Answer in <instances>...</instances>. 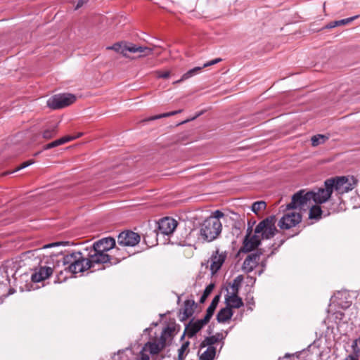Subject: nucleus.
<instances>
[{"mask_svg":"<svg viewBox=\"0 0 360 360\" xmlns=\"http://www.w3.org/2000/svg\"><path fill=\"white\" fill-rule=\"evenodd\" d=\"M115 246V240L112 237L103 238L93 245L92 250L89 252L92 255L93 262L103 264L110 263L111 265L117 264L126 258V255L119 257H113L107 253Z\"/></svg>","mask_w":360,"mask_h":360,"instance_id":"nucleus-1","label":"nucleus"},{"mask_svg":"<svg viewBox=\"0 0 360 360\" xmlns=\"http://www.w3.org/2000/svg\"><path fill=\"white\" fill-rule=\"evenodd\" d=\"M224 217V214L221 211L216 210L204 220L200 226V236L204 240L211 242L219 236L222 229L219 219Z\"/></svg>","mask_w":360,"mask_h":360,"instance_id":"nucleus-2","label":"nucleus"},{"mask_svg":"<svg viewBox=\"0 0 360 360\" xmlns=\"http://www.w3.org/2000/svg\"><path fill=\"white\" fill-rule=\"evenodd\" d=\"M63 264L68 265L65 269H68L72 274L84 272L94 268L97 264L96 262H93L92 255L90 252L88 257L86 258L80 252L67 255L63 258Z\"/></svg>","mask_w":360,"mask_h":360,"instance_id":"nucleus-3","label":"nucleus"},{"mask_svg":"<svg viewBox=\"0 0 360 360\" xmlns=\"http://www.w3.org/2000/svg\"><path fill=\"white\" fill-rule=\"evenodd\" d=\"M313 192L300 190L292 197V201L286 205L285 210L300 209L306 210L313 202Z\"/></svg>","mask_w":360,"mask_h":360,"instance_id":"nucleus-4","label":"nucleus"},{"mask_svg":"<svg viewBox=\"0 0 360 360\" xmlns=\"http://www.w3.org/2000/svg\"><path fill=\"white\" fill-rule=\"evenodd\" d=\"M276 217L270 216L260 221L255 227V232L257 235H260V239H270L273 238L277 232L275 226Z\"/></svg>","mask_w":360,"mask_h":360,"instance_id":"nucleus-5","label":"nucleus"},{"mask_svg":"<svg viewBox=\"0 0 360 360\" xmlns=\"http://www.w3.org/2000/svg\"><path fill=\"white\" fill-rule=\"evenodd\" d=\"M333 180V190L335 189L338 194H344L354 188L357 179L354 176H338Z\"/></svg>","mask_w":360,"mask_h":360,"instance_id":"nucleus-6","label":"nucleus"},{"mask_svg":"<svg viewBox=\"0 0 360 360\" xmlns=\"http://www.w3.org/2000/svg\"><path fill=\"white\" fill-rule=\"evenodd\" d=\"M76 96L71 94H57L47 101V105L53 110L61 109L74 103Z\"/></svg>","mask_w":360,"mask_h":360,"instance_id":"nucleus-7","label":"nucleus"},{"mask_svg":"<svg viewBox=\"0 0 360 360\" xmlns=\"http://www.w3.org/2000/svg\"><path fill=\"white\" fill-rule=\"evenodd\" d=\"M252 227H248L243 242V246L240 248V251L243 252H250L257 248L261 244L260 235H257L255 232L252 234Z\"/></svg>","mask_w":360,"mask_h":360,"instance_id":"nucleus-8","label":"nucleus"},{"mask_svg":"<svg viewBox=\"0 0 360 360\" xmlns=\"http://www.w3.org/2000/svg\"><path fill=\"white\" fill-rule=\"evenodd\" d=\"M325 188H320L316 192H313V202L323 203L326 202L333 193V180L327 179L325 181Z\"/></svg>","mask_w":360,"mask_h":360,"instance_id":"nucleus-9","label":"nucleus"},{"mask_svg":"<svg viewBox=\"0 0 360 360\" xmlns=\"http://www.w3.org/2000/svg\"><path fill=\"white\" fill-rule=\"evenodd\" d=\"M141 236L132 231H124L117 237V243L122 247H134L139 243Z\"/></svg>","mask_w":360,"mask_h":360,"instance_id":"nucleus-10","label":"nucleus"},{"mask_svg":"<svg viewBox=\"0 0 360 360\" xmlns=\"http://www.w3.org/2000/svg\"><path fill=\"white\" fill-rule=\"evenodd\" d=\"M283 215L278 222V226L282 229H289L298 224L301 220V214L295 211H290Z\"/></svg>","mask_w":360,"mask_h":360,"instance_id":"nucleus-11","label":"nucleus"},{"mask_svg":"<svg viewBox=\"0 0 360 360\" xmlns=\"http://www.w3.org/2000/svg\"><path fill=\"white\" fill-rule=\"evenodd\" d=\"M263 254L262 249L257 250L256 252L251 253L245 259L242 269L245 273L252 272L259 264L260 257Z\"/></svg>","mask_w":360,"mask_h":360,"instance_id":"nucleus-12","label":"nucleus"},{"mask_svg":"<svg viewBox=\"0 0 360 360\" xmlns=\"http://www.w3.org/2000/svg\"><path fill=\"white\" fill-rule=\"evenodd\" d=\"M226 258V252H219L217 250L211 256L210 258V270L212 274H216L221 267Z\"/></svg>","mask_w":360,"mask_h":360,"instance_id":"nucleus-13","label":"nucleus"},{"mask_svg":"<svg viewBox=\"0 0 360 360\" xmlns=\"http://www.w3.org/2000/svg\"><path fill=\"white\" fill-rule=\"evenodd\" d=\"M177 226V221L170 217H165L158 222L159 231L163 235H169Z\"/></svg>","mask_w":360,"mask_h":360,"instance_id":"nucleus-14","label":"nucleus"},{"mask_svg":"<svg viewBox=\"0 0 360 360\" xmlns=\"http://www.w3.org/2000/svg\"><path fill=\"white\" fill-rule=\"evenodd\" d=\"M165 342L160 338L157 341L148 342L145 344L140 352L147 354L149 352L151 354H158L165 347Z\"/></svg>","mask_w":360,"mask_h":360,"instance_id":"nucleus-15","label":"nucleus"},{"mask_svg":"<svg viewBox=\"0 0 360 360\" xmlns=\"http://www.w3.org/2000/svg\"><path fill=\"white\" fill-rule=\"evenodd\" d=\"M53 274V269L50 266H41L32 274L31 280L38 283L48 278Z\"/></svg>","mask_w":360,"mask_h":360,"instance_id":"nucleus-16","label":"nucleus"},{"mask_svg":"<svg viewBox=\"0 0 360 360\" xmlns=\"http://www.w3.org/2000/svg\"><path fill=\"white\" fill-rule=\"evenodd\" d=\"M209 321H205V318L197 321H190L189 323L186 327L187 335L189 338L194 336Z\"/></svg>","mask_w":360,"mask_h":360,"instance_id":"nucleus-17","label":"nucleus"},{"mask_svg":"<svg viewBox=\"0 0 360 360\" xmlns=\"http://www.w3.org/2000/svg\"><path fill=\"white\" fill-rule=\"evenodd\" d=\"M128 51L134 53H139L138 58H141L150 56L153 52V49L148 46H139L130 43L129 47L128 48Z\"/></svg>","mask_w":360,"mask_h":360,"instance_id":"nucleus-18","label":"nucleus"},{"mask_svg":"<svg viewBox=\"0 0 360 360\" xmlns=\"http://www.w3.org/2000/svg\"><path fill=\"white\" fill-rule=\"evenodd\" d=\"M238 294H231L227 293L225 297L226 302L227 304V307L232 308L238 309L243 306V302L242 299L238 297Z\"/></svg>","mask_w":360,"mask_h":360,"instance_id":"nucleus-19","label":"nucleus"},{"mask_svg":"<svg viewBox=\"0 0 360 360\" xmlns=\"http://www.w3.org/2000/svg\"><path fill=\"white\" fill-rule=\"evenodd\" d=\"M130 43L127 42H121L116 43L111 46H108L107 49L113 50L115 52L121 53L124 57L129 58V56L128 55V48L129 47Z\"/></svg>","mask_w":360,"mask_h":360,"instance_id":"nucleus-20","label":"nucleus"},{"mask_svg":"<svg viewBox=\"0 0 360 360\" xmlns=\"http://www.w3.org/2000/svg\"><path fill=\"white\" fill-rule=\"evenodd\" d=\"M233 316L232 309L230 307H225L221 309L217 315V319L219 322L224 323L229 320Z\"/></svg>","mask_w":360,"mask_h":360,"instance_id":"nucleus-21","label":"nucleus"},{"mask_svg":"<svg viewBox=\"0 0 360 360\" xmlns=\"http://www.w3.org/2000/svg\"><path fill=\"white\" fill-rule=\"evenodd\" d=\"M358 18H359V15H354V16H352V17H350L348 18L333 21V22H329L328 25H326L324 27V28L325 29H332V28H334L338 26L345 25L351 22H352L353 20H354L355 19H356Z\"/></svg>","mask_w":360,"mask_h":360,"instance_id":"nucleus-22","label":"nucleus"},{"mask_svg":"<svg viewBox=\"0 0 360 360\" xmlns=\"http://www.w3.org/2000/svg\"><path fill=\"white\" fill-rule=\"evenodd\" d=\"M219 301V295H217L213 298L211 304H210V306L208 307V308L207 309L206 314L204 317L205 319V321H210V320L211 317L212 316V315L214 312V310L218 304Z\"/></svg>","mask_w":360,"mask_h":360,"instance_id":"nucleus-23","label":"nucleus"},{"mask_svg":"<svg viewBox=\"0 0 360 360\" xmlns=\"http://www.w3.org/2000/svg\"><path fill=\"white\" fill-rule=\"evenodd\" d=\"M243 281V276L242 275H239L236 277L233 282L230 284L231 291H228L227 293L231 294H238L239 288L241 285V283Z\"/></svg>","mask_w":360,"mask_h":360,"instance_id":"nucleus-24","label":"nucleus"},{"mask_svg":"<svg viewBox=\"0 0 360 360\" xmlns=\"http://www.w3.org/2000/svg\"><path fill=\"white\" fill-rule=\"evenodd\" d=\"M216 355V348L214 347H207V349L200 354V360H213Z\"/></svg>","mask_w":360,"mask_h":360,"instance_id":"nucleus-25","label":"nucleus"},{"mask_svg":"<svg viewBox=\"0 0 360 360\" xmlns=\"http://www.w3.org/2000/svg\"><path fill=\"white\" fill-rule=\"evenodd\" d=\"M194 306L195 302L193 300H187L185 301L183 309V313L185 318H188L192 316Z\"/></svg>","mask_w":360,"mask_h":360,"instance_id":"nucleus-26","label":"nucleus"},{"mask_svg":"<svg viewBox=\"0 0 360 360\" xmlns=\"http://www.w3.org/2000/svg\"><path fill=\"white\" fill-rule=\"evenodd\" d=\"M221 335L218 333L215 335H212L210 337L206 338L202 342L201 346L202 347H213V345L218 342L220 339L221 338Z\"/></svg>","mask_w":360,"mask_h":360,"instance_id":"nucleus-27","label":"nucleus"},{"mask_svg":"<svg viewBox=\"0 0 360 360\" xmlns=\"http://www.w3.org/2000/svg\"><path fill=\"white\" fill-rule=\"evenodd\" d=\"M57 132L58 126H51L42 131V137L45 139H51L57 134Z\"/></svg>","mask_w":360,"mask_h":360,"instance_id":"nucleus-28","label":"nucleus"},{"mask_svg":"<svg viewBox=\"0 0 360 360\" xmlns=\"http://www.w3.org/2000/svg\"><path fill=\"white\" fill-rule=\"evenodd\" d=\"M202 67H195L190 70H188V72H186V73H184L181 78L176 82H174V84H176V83H179L182 81H184L186 79H188V78L193 77V75L198 74V72H200V71L202 70Z\"/></svg>","mask_w":360,"mask_h":360,"instance_id":"nucleus-29","label":"nucleus"},{"mask_svg":"<svg viewBox=\"0 0 360 360\" xmlns=\"http://www.w3.org/2000/svg\"><path fill=\"white\" fill-rule=\"evenodd\" d=\"M328 139V136L323 134H317L313 136L311 139V145L314 147H316L321 144L324 143Z\"/></svg>","mask_w":360,"mask_h":360,"instance_id":"nucleus-30","label":"nucleus"},{"mask_svg":"<svg viewBox=\"0 0 360 360\" xmlns=\"http://www.w3.org/2000/svg\"><path fill=\"white\" fill-rule=\"evenodd\" d=\"M310 210H309V217L310 219H319L321 215V213H322V210L321 209V207L319 206V205H312L310 206Z\"/></svg>","mask_w":360,"mask_h":360,"instance_id":"nucleus-31","label":"nucleus"},{"mask_svg":"<svg viewBox=\"0 0 360 360\" xmlns=\"http://www.w3.org/2000/svg\"><path fill=\"white\" fill-rule=\"evenodd\" d=\"M73 139L74 137L72 136H63L59 139H57L56 141H53L52 142L50 143L51 144V148H55V147H57V146H59L60 145H63V144H65L68 142H70V141H73Z\"/></svg>","mask_w":360,"mask_h":360,"instance_id":"nucleus-32","label":"nucleus"},{"mask_svg":"<svg viewBox=\"0 0 360 360\" xmlns=\"http://www.w3.org/2000/svg\"><path fill=\"white\" fill-rule=\"evenodd\" d=\"M266 207V203L263 201H257L252 205V211L256 214H259L260 211L264 210Z\"/></svg>","mask_w":360,"mask_h":360,"instance_id":"nucleus-33","label":"nucleus"},{"mask_svg":"<svg viewBox=\"0 0 360 360\" xmlns=\"http://www.w3.org/2000/svg\"><path fill=\"white\" fill-rule=\"evenodd\" d=\"M181 111H182V110H175V111H172V112H169L160 114L158 115L150 117L147 120L151 121V120H158V119H160V118H163V117H167L175 115L178 113H180V112H181Z\"/></svg>","mask_w":360,"mask_h":360,"instance_id":"nucleus-34","label":"nucleus"},{"mask_svg":"<svg viewBox=\"0 0 360 360\" xmlns=\"http://www.w3.org/2000/svg\"><path fill=\"white\" fill-rule=\"evenodd\" d=\"M174 331V328L172 327H167L165 328L161 334L160 339L162 340H164V342L166 343L167 340L169 338H171L173 335V333Z\"/></svg>","mask_w":360,"mask_h":360,"instance_id":"nucleus-35","label":"nucleus"},{"mask_svg":"<svg viewBox=\"0 0 360 360\" xmlns=\"http://www.w3.org/2000/svg\"><path fill=\"white\" fill-rule=\"evenodd\" d=\"M214 285L213 283H211L208 285L206 288L205 289L202 295L201 296L200 299V302L203 303L207 297L210 295V294L212 292L214 289Z\"/></svg>","mask_w":360,"mask_h":360,"instance_id":"nucleus-36","label":"nucleus"},{"mask_svg":"<svg viewBox=\"0 0 360 360\" xmlns=\"http://www.w3.org/2000/svg\"><path fill=\"white\" fill-rule=\"evenodd\" d=\"M188 347V342H184V344H182L181 347L178 349V360L184 359V354L187 350Z\"/></svg>","mask_w":360,"mask_h":360,"instance_id":"nucleus-37","label":"nucleus"},{"mask_svg":"<svg viewBox=\"0 0 360 360\" xmlns=\"http://www.w3.org/2000/svg\"><path fill=\"white\" fill-rule=\"evenodd\" d=\"M352 347L354 354L360 356V337L354 341Z\"/></svg>","mask_w":360,"mask_h":360,"instance_id":"nucleus-38","label":"nucleus"},{"mask_svg":"<svg viewBox=\"0 0 360 360\" xmlns=\"http://www.w3.org/2000/svg\"><path fill=\"white\" fill-rule=\"evenodd\" d=\"M33 163H34L33 160H28V161L24 162L23 163H22L19 167H18L15 170H13L11 173H13L17 171H19L23 168H25V167L32 165Z\"/></svg>","mask_w":360,"mask_h":360,"instance_id":"nucleus-39","label":"nucleus"},{"mask_svg":"<svg viewBox=\"0 0 360 360\" xmlns=\"http://www.w3.org/2000/svg\"><path fill=\"white\" fill-rule=\"evenodd\" d=\"M126 255V258H127L128 257V254L126 252V251L124 250L117 248L115 250V255H110V256L113 257H120L122 255Z\"/></svg>","mask_w":360,"mask_h":360,"instance_id":"nucleus-40","label":"nucleus"},{"mask_svg":"<svg viewBox=\"0 0 360 360\" xmlns=\"http://www.w3.org/2000/svg\"><path fill=\"white\" fill-rule=\"evenodd\" d=\"M157 75H158V77H159V78L167 79L170 75V72L169 71H164V72L158 71V72H157Z\"/></svg>","mask_w":360,"mask_h":360,"instance_id":"nucleus-41","label":"nucleus"},{"mask_svg":"<svg viewBox=\"0 0 360 360\" xmlns=\"http://www.w3.org/2000/svg\"><path fill=\"white\" fill-rule=\"evenodd\" d=\"M220 61H221V58H216V59L212 60L205 63L203 65L202 68H207V67L215 65V64L218 63Z\"/></svg>","mask_w":360,"mask_h":360,"instance_id":"nucleus-42","label":"nucleus"},{"mask_svg":"<svg viewBox=\"0 0 360 360\" xmlns=\"http://www.w3.org/2000/svg\"><path fill=\"white\" fill-rule=\"evenodd\" d=\"M134 360H150V357L148 354H143L140 352L137 357Z\"/></svg>","mask_w":360,"mask_h":360,"instance_id":"nucleus-43","label":"nucleus"},{"mask_svg":"<svg viewBox=\"0 0 360 360\" xmlns=\"http://www.w3.org/2000/svg\"><path fill=\"white\" fill-rule=\"evenodd\" d=\"M86 3V1L85 0H79L77 3V5L75 6V10H77L79 9V8H81L84 4Z\"/></svg>","mask_w":360,"mask_h":360,"instance_id":"nucleus-44","label":"nucleus"},{"mask_svg":"<svg viewBox=\"0 0 360 360\" xmlns=\"http://www.w3.org/2000/svg\"><path fill=\"white\" fill-rule=\"evenodd\" d=\"M359 356H356V354L354 355H349L347 358H345V360H358L357 358H358Z\"/></svg>","mask_w":360,"mask_h":360,"instance_id":"nucleus-45","label":"nucleus"},{"mask_svg":"<svg viewBox=\"0 0 360 360\" xmlns=\"http://www.w3.org/2000/svg\"><path fill=\"white\" fill-rule=\"evenodd\" d=\"M56 245H58V243H50V244L44 245V248H51V247L56 246Z\"/></svg>","mask_w":360,"mask_h":360,"instance_id":"nucleus-46","label":"nucleus"},{"mask_svg":"<svg viewBox=\"0 0 360 360\" xmlns=\"http://www.w3.org/2000/svg\"><path fill=\"white\" fill-rule=\"evenodd\" d=\"M82 135H83V133L79 132L76 136H72L74 137L73 140H75V139L81 137Z\"/></svg>","mask_w":360,"mask_h":360,"instance_id":"nucleus-47","label":"nucleus"},{"mask_svg":"<svg viewBox=\"0 0 360 360\" xmlns=\"http://www.w3.org/2000/svg\"><path fill=\"white\" fill-rule=\"evenodd\" d=\"M51 144H50V143H48V144H46V145H45V146H44V150H49V149H51Z\"/></svg>","mask_w":360,"mask_h":360,"instance_id":"nucleus-48","label":"nucleus"},{"mask_svg":"<svg viewBox=\"0 0 360 360\" xmlns=\"http://www.w3.org/2000/svg\"><path fill=\"white\" fill-rule=\"evenodd\" d=\"M196 117H197V116H195V117H193V118L191 119V120H195V118H196Z\"/></svg>","mask_w":360,"mask_h":360,"instance_id":"nucleus-49","label":"nucleus"},{"mask_svg":"<svg viewBox=\"0 0 360 360\" xmlns=\"http://www.w3.org/2000/svg\"><path fill=\"white\" fill-rule=\"evenodd\" d=\"M262 264L263 266H265V264L264 262H262Z\"/></svg>","mask_w":360,"mask_h":360,"instance_id":"nucleus-50","label":"nucleus"}]
</instances>
